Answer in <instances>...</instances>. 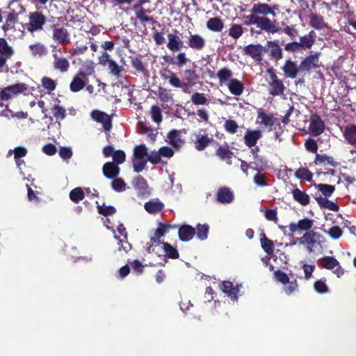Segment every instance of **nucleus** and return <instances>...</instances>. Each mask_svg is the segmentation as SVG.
I'll use <instances>...</instances> for the list:
<instances>
[{"label": "nucleus", "mask_w": 356, "mask_h": 356, "mask_svg": "<svg viewBox=\"0 0 356 356\" xmlns=\"http://www.w3.org/2000/svg\"><path fill=\"white\" fill-rule=\"evenodd\" d=\"M242 19L244 25H256L261 31L267 33H275L280 30L276 21H272L267 17L256 16L255 14L251 13L250 15L243 16Z\"/></svg>", "instance_id": "1"}, {"label": "nucleus", "mask_w": 356, "mask_h": 356, "mask_svg": "<svg viewBox=\"0 0 356 356\" xmlns=\"http://www.w3.org/2000/svg\"><path fill=\"white\" fill-rule=\"evenodd\" d=\"M65 19L63 17H55L51 16L49 20L51 22L49 29L52 30V40L62 46H66L70 43V33L67 29L59 26L56 22H64Z\"/></svg>", "instance_id": "2"}, {"label": "nucleus", "mask_w": 356, "mask_h": 356, "mask_svg": "<svg viewBox=\"0 0 356 356\" xmlns=\"http://www.w3.org/2000/svg\"><path fill=\"white\" fill-rule=\"evenodd\" d=\"M319 52H315L314 54H311L305 58L300 64V75L303 77L305 74H309L313 70L320 66L319 64ZM304 79H300L298 83H303Z\"/></svg>", "instance_id": "3"}, {"label": "nucleus", "mask_w": 356, "mask_h": 356, "mask_svg": "<svg viewBox=\"0 0 356 356\" xmlns=\"http://www.w3.org/2000/svg\"><path fill=\"white\" fill-rule=\"evenodd\" d=\"M29 22L24 26L25 29L30 33H34L43 29L47 22L46 16L39 11L30 13L29 15Z\"/></svg>", "instance_id": "4"}, {"label": "nucleus", "mask_w": 356, "mask_h": 356, "mask_svg": "<svg viewBox=\"0 0 356 356\" xmlns=\"http://www.w3.org/2000/svg\"><path fill=\"white\" fill-rule=\"evenodd\" d=\"M92 72V67H88L85 70L80 69L77 74L73 77L70 84V90L73 92H77L81 90L87 83V76L91 75Z\"/></svg>", "instance_id": "5"}, {"label": "nucleus", "mask_w": 356, "mask_h": 356, "mask_svg": "<svg viewBox=\"0 0 356 356\" xmlns=\"http://www.w3.org/2000/svg\"><path fill=\"white\" fill-rule=\"evenodd\" d=\"M323 236L314 230L305 232L303 236L299 238L298 242L300 245H305L308 252L314 251L313 248L316 245H321V238Z\"/></svg>", "instance_id": "6"}, {"label": "nucleus", "mask_w": 356, "mask_h": 356, "mask_svg": "<svg viewBox=\"0 0 356 356\" xmlns=\"http://www.w3.org/2000/svg\"><path fill=\"white\" fill-rule=\"evenodd\" d=\"M266 72L270 79L268 83V93L274 97L283 94L285 87L283 81L277 77L275 70L273 67H269L266 70Z\"/></svg>", "instance_id": "7"}, {"label": "nucleus", "mask_w": 356, "mask_h": 356, "mask_svg": "<svg viewBox=\"0 0 356 356\" xmlns=\"http://www.w3.org/2000/svg\"><path fill=\"white\" fill-rule=\"evenodd\" d=\"M184 75L183 80L180 79V86H177V88H181L184 92H188L189 88L196 84L198 75L195 69H186Z\"/></svg>", "instance_id": "8"}, {"label": "nucleus", "mask_w": 356, "mask_h": 356, "mask_svg": "<svg viewBox=\"0 0 356 356\" xmlns=\"http://www.w3.org/2000/svg\"><path fill=\"white\" fill-rule=\"evenodd\" d=\"M266 51V48L261 44H250L243 48V54L257 62H261L263 60V54Z\"/></svg>", "instance_id": "9"}, {"label": "nucleus", "mask_w": 356, "mask_h": 356, "mask_svg": "<svg viewBox=\"0 0 356 356\" xmlns=\"http://www.w3.org/2000/svg\"><path fill=\"white\" fill-rule=\"evenodd\" d=\"M277 6L273 5L270 6V5L265 3H254L251 10L250 13L255 14L256 16H259V15H263L262 17H266L268 15H271L273 17L276 16L275 10H277Z\"/></svg>", "instance_id": "10"}, {"label": "nucleus", "mask_w": 356, "mask_h": 356, "mask_svg": "<svg viewBox=\"0 0 356 356\" xmlns=\"http://www.w3.org/2000/svg\"><path fill=\"white\" fill-rule=\"evenodd\" d=\"M27 87L25 83H19L3 88L0 92L1 100H8L13 95L22 93L26 90Z\"/></svg>", "instance_id": "11"}, {"label": "nucleus", "mask_w": 356, "mask_h": 356, "mask_svg": "<svg viewBox=\"0 0 356 356\" xmlns=\"http://www.w3.org/2000/svg\"><path fill=\"white\" fill-rule=\"evenodd\" d=\"M325 130L324 122L321 120L318 114H314L311 116L309 131L312 136H318Z\"/></svg>", "instance_id": "12"}, {"label": "nucleus", "mask_w": 356, "mask_h": 356, "mask_svg": "<svg viewBox=\"0 0 356 356\" xmlns=\"http://www.w3.org/2000/svg\"><path fill=\"white\" fill-rule=\"evenodd\" d=\"M91 118L97 122L102 124L105 131H109L112 128L111 117L107 113L100 111H93Z\"/></svg>", "instance_id": "13"}, {"label": "nucleus", "mask_w": 356, "mask_h": 356, "mask_svg": "<svg viewBox=\"0 0 356 356\" xmlns=\"http://www.w3.org/2000/svg\"><path fill=\"white\" fill-rule=\"evenodd\" d=\"M159 74L161 78L163 80L168 81L171 86L176 88L177 86H180V78L168 67H162L159 70Z\"/></svg>", "instance_id": "14"}, {"label": "nucleus", "mask_w": 356, "mask_h": 356, "mask_svg": "<svg viewBox=\"0 0 356 356\" xmlns=\"http://www.w3.org/2000/svg\"><path fill=\"white\" fill-rule=\"evenodd\" d=\"M282 70L286 78L295 79L298 74H300V65H298L296 62L291 59H288L285 61Z\"/></svg>", "instance_id": "15"}, {"label": "nucleus", "mask_w": 356, "mask_h": 356, "mask_svg": "<svg viewBox=\"0 0 356 356\" xmlns=\"http://www.w3.org/2000/svg\"><path fill=\"white\" fill-rule=\"evenodd\" d=\"M314 225V220L312 219L305 218L298 220L297 223L291 222L289 224V230L292 233H295L298 231H305L309 232Z\"/></svg>", "instance_id": "16"}, {"label": "nucleus", "mask_w": 356, "mask_h": 356, "mask_svg": "<svg viewBox=\"0 0 356 356\" xmlns=\"http://www.w3.org/2000/svg\"><path fill=\"white\" fill-rule=\"evenodd\" d=\"M319 264L321 267L328 270H333L337 268L334 273L337 274L338 276L342 273L339 261L333 257L325 256L320 260Z\"/></svg>", "instance_id": "17"}, {"label": "nucleus", "mask_w": 356, "mask_h": 356, "mask_svg": "<svg viewBox=\"0 0 356 356\" xmlns=\"http://www.w3.org/2000/svg\"><path fill=\"white\" fill-rule=\"evenodd\" d=\"M188 46L193 50L201 51L206 46L205 39L199 34L190 33L187 40Z\"/></svg>", "instance_id": "18"}, {"label": "nucleus", "mask_w": 356, "mask_h": 356, "mask_svg": "<svg viewBox=\"0 0 356 356\" xmlns=\"http://www.w3.org/2000/svg\"><path fill=\"white\" fill-rule=\"evenodd\" d=\"M163 58L166 63L175 65L179 68H181L184 65L191 61L185 52L178 53L175 58L168 55L164 56Z\"/></svg>", "instance_id": "19"}, {"label": "nucleus", "mask_w": 356, "mask_h": 356, "mask_svg": "<svg viewBox=\"0 0 356 356\" xmlns=\"http://www.w3.org/2000/svg\"><path fill=\"white\" fill-rule=\"evenodd\" d=\"M261 136L262 134L259 130H248L243 137L244 143L247 147L252 148L256 145Z\"/></svg>", "instance_id": "20"}, {"label": "nucleus", "mask_w": 356, "mask_h": 356, "mask_svg": "<svg viewBox=\"0 0 356 356\" xmlns=\"http://www.w3.org/2000/svg\"><path fill=\"white\" fill-rule=\"evenodd\" d=\"M53 67L61 73L67 72L70 69V62L67 58L59 56L57 54H53Z\"/></svg>", "instance_id": "21"}, {"label": "nucleus", "mask_w": 356, "mask_h": 356, "mask_svg": "<svg viewBox=\"0 0 356 356\" xmlns=\"http://www.w3.org/2000/svg\"><path fill=\"white\" fill-rule=\"evenodd\" d=\"M216 155L222 161H225L227 164L232 165L231 159L234 156V152L230 149L228 145L225 143V145L219 146L216 150Z\"/></svg>", "instance_id": "22"}, {"label": "nucleus", "mask_w": 356, "mask_h": 356, "mask_svg": "<svg viewBox=\"0 0 356 356\" xmlns=\"http://www.w3.org/2000/svg\"><path fill=\"white\" fill-rule=\"evenodd\" d=\"M195 235V229L189 225H183L179 228L178 236L181 241H189Z\"/></svg>", "instance_id": "23"}, {"label": "nucleus", "mask_w": 356, "mask_h": 356, "mask_svg": "<svg viewBox=\"0 0 356 356\" xmlns=\"http://www.w3.org/2000/svg\"><path fill=\"white\" fill-rule=\"evenodd\" d=\"M120 169L113 162H106L102 167L104 176L109 179H113L118 176Z\"/></svg>", "instance_id": "24"}, {"label": "nucleus", "mask_w": 356, "mask_h": 356, "mask_svg": "<svg viewBox=\"0 0 356 356\" xmlns=\"http://www.w3.org/2000/svg\"><path fill=\"white\" fill-rule=\"evenodd\" d=\"M177 225L159 223L158 228L155 230L154 236L151 238V242L156 243V244H162L160 238L163 236L165 232L170 229L176 228Z\"/></svg>", "instance_id": "25"}, {"label": "nucleus", "mask_w": 356, "mask_h": 356, "mask_svg": "<svg viewBox=\"0 0 356 356\" xmlns=\"http://www.w3.org/2000/svg\"><path fill=\"white\" fill-rule=\"evenodd\" d=\"M144 208L147 213L155 214L163 211L164 204L158 198H155L145 202Z\"/></svg>", "instance_id": "26"}, {"label": "nucleus", "mask_w": 356, "mask_h": 356, "mask_svg": "<svg viewBox=\"0 0 356 356\" xmlns=\"http://www.w3.org/2000/svg\"><path fill=\"white\" fill-rule=\"evenodd\" d=\"M234 200V194L230 188L220 187L217 192V200L222 204L230 203Z\"/></svg>", "instance_id": "27"}, {"label": "nucleus", "mask_w": 356, "mask_h": 356, "mask_svg": "<svg viewBox=\"0 0 356 356\" xmlns=\"http://www.w3.org/2000/svg\"><path fill=\"white\" fill-rule=\"evenodd\" d=\"M168 42L167 44V47L171 51L176 52L184 47V42L178 35L173 33H169L168 35Z\"/></svg>", "instance_id": "28"}, {"label": "nucleus", "mask_w": 356, "mask_h": 356, "mask_svg": "<svg viewBox=\"0 0 356 356\" xmlns=\"http://www.w3.org/2000/svg\"><path fill=\"white\" fill-rule=\"evenodd\" d=\"M258 118L261 120V123L266 127H270V129L274 125H280L279 120L273 116V114H267L264 111H259L258 113Z\"/></svg>", "instance_id": "29"}, {"label": "nucleus", "mask_w": 356, "mask_h": 356, "mask_svg": "<svg viewBox=\"0 0 356 356\" xmlns=\"http://www.w3.org/2000/svg\"><path fill=\"white\" fill-rule=\"evenodd\" d=\"M213 141V138L212 136H209L207 134H198L196 137V140L194 142L195 147L198 151H203Z\"/></svg>", "instance_id": "30"}, {"label": "nucleus", "mask_w": 356, "mask_h": 356, "mask_svg": "<svg viewBox=\"0 0 356 356\" xmlns=\"http://www.w3.org/2000/svg\"><path fill=\"white\" fill-rule=\"evenodd\" d=\"M316 33L314 31H310L307 35L300 38V45L301 49H311L316 42Z\"/></svg>", "instance_id": "31"}, {"label": "nucleus", "mask_w": 356, "mask_h": 356, "mask_svg": "<svg viewBox=\"0 0 356 356\" xmlns=\"http://www.w3.org/2000/svg\"><path fill=\"white\" fill-rule=\"evenodd\" d=\"M292 196L293 200L298 202L302 206H307L310 202V197L309 195L305 191H301L300 189L296 188L291 191Z\"/></svg>", "instance_id": "32"}, {"label": "nucleus", "mask_w": 356, "mask_h": 356, "mask_svg": "<svg viewBox=\"0 0 356 356\" xmlns=\"http://www.w3.org/2000/svg\"><path fill=\"white\" fill-rule=\"evenodd\" d=\"M343 135L348 144L356 146V124H348L345 127Z\"/></svg>", "instance_id": "33"}, {"label": "nucleus", "mask_w": 356, "mask_h": 356, "mask_svg": "<svg viewBox=\"0 0 356 356\" xmlns=\"http://www.w3.org/2000/svg\"><path fill=\"white\" fill-rule=\"evenodd\" d=\"M227 88L230 93L235 96L241 95L245 89L243 83L235 78L229 80Z\"/></svg>", "instance_id": "34"}, {"label": "nucleus", "mask_w": 356, "mask_h": 356, "mask_svg": "<svg viewBox=\"0 0 356 356\" xmlns=\"http://www.w3.org/2000/svg\"><path fill=\"white\" fill-rule=\"evenodd\" d=\"M221 289L223 293H226L232 299L236 300L238 298L237 295L239 292V289L237 286H234L232 282H222Z\"/></svg>", "instance_id": "35"}, {"label": "nucleus", "mask_w": 356, "mask_h": 356, "mask_svg": "<svg viewBox=\"0 0 356 356\" xmlns=\"http://www.w3.org/2000/svg\"><path fill=\"white\" fill-rule=\"evenodd\" d=\"M314 198L319 207L322 209H327L333 211H338L339 210V207L327 198L321 196H316Z\"/></svg>", "instance_id": "36"}, {"label": "nucleus", "mask_w": 356, "mask_h": 356, "mask_svg": "<svg viewBox=\"0 0 356 356\" xmlns=\"http://www.w3.org/2000/svg\"><path fill=\"white\" fill-rule=\"evenodd\" d=\"M268 47L270 48V58L276 62L280 60L283 57L282 50L280 45L275 41H268Z\"/></svg>", "instance_id": "37"}, {"label": "nucleus", "mask_w": 356, "mask_h": 356, "mask_svg": "<svg viewBox=\"0 0 356 356\" xmlns=\"http://www.w3.org/2000/svg\"><path fill=\"white\" fill-rule=\"evenodd\" d=\"M29 49L31 51V55L34 57H43L48 54L47 47L40 42L31 44L29 46Z\"/></svg>", "instance_id": "38"}, {"label": "nucleus", "mask_w": 356, "mask_h": 356, "mask_svg": "<svg viewBox=\"0 0 356 356\" xmlns=\"http://www.w3.org/2000/svg\"><path fill=\"white\" fill-rule=\"evenodd\" d=\"M169 143L175 149L180 147V143H184L181 139V131L172 129L168 134Z\"/></svg>", "instance_id": "39"}, {"label": "nucleus", "mask_w": 356, "mask_h": 356, "mask_svg": "<svg viewBox=\"0 0 356 356\" xmlns=\"http://www.w3.org/2000/svg\"><path fill=\"white\" fill-rule=\"evenodd\" d=\"M310 25L315 29L320 30L327 26L322 15L312 13L309 15Z\"/></svg>", "instance_id": "40"}, {"label": "nucleus", "mask_w": 356, "mask_h": 356, "mask_svg": "<svg viewBox=\"0 0 356 356\" xmlns=\"http://www.w3.org/2000/svg\"><path fill=\"white\" fill-rule=\"evenodd\" d=\"M131 58V67L136 70L138 73L146 75L148 73L142 59L139 56H132Z\"/></svg>", "instance_id": "41"}, {"label": "nucleus", "mask_w": 356, "mask_h": 356, "mask_svg": "<svg viewBox=\"0 0 356 356\" xmlns=\"http://www.w3.org/2000/svg\"><path fill=\"white\" fill-rule=\"evenodd\" d=\"M224 24L220 17H215L210 18L207 22V27L210 31L220 32L222 30Z\"/></svg>", "instance_id": "42"}, {"label": "nucleus", "mask_w": 356, "mask_h": 356, "mask_svg": "<svg viewBox=\"0 0 356 356\" xmlns=\"http://www.w3.org/2000/svg\"><path fill=\"white\" fill-rule=\"evenodd\" d=\"M314 163L318 164H328L332 167H337L338 162L335 161L332 156H327L326 154H316Z\"/></svg>", "instance_id": "43"}, {"label": "nucleus", "mask_w": 356, "mask_h": 356, "mask_svg": "<svg viewBox=\"0 0 356 356\" xmlns=\"http://www.w3.org/2000/svg\"><path fill=\"white\" fill-rule=\"evenodd\" d=\"M314 186L323 195V197H330L335 191V186L326 184H314Z\"/></svg>", "instance_id": "44"}, {"label": "nucleus", "mask_w": 356, "mask_h": 356, "mask_svg": "<svg viewBox=\"0 0 356 356\" xmlns=\"http://www.w3.org/2000/svg\"><path fill=\"white\" fill-rule=\"evenodd\" d=\"M263 237L261 238V245L264 251L268 254H272L275 250V245L273 241L267 238L264 233H263Z\"/></svg>", "instance_id": "45"}, {"label": "nucleus", "mask_w": 356, "mask_h": 356, "mask_svg": "<svg viewBox=\"0 0 356 356\" xmlns=\"http://www.w3.org/2000/svg\"><path fill=\"white\" fill-rule=\"evenodd\" d=\"M132 186L135 189L143 193L148 188V184L146 179L141 175H138L134 178V179L132 181Z\"/></svg>", "instance_id": "46"}, {"label": "nucleus", "mask_w": 356, "mask_h": 356, "mask_svg": "<svg viewBox=\"0 0 356 356\" xmlns=\"http://www.w3.org/2000/svg\"><path fill=\"white\" fill-rule=\"evenodd\" d=\"M232 72L227 67L221 68L216 74V76L219 79L220 84L225 83L231 79Z\"/></svg>", "instance_id": "47"}, {"label": "nucleus", "mask_w": 356, "mask_h": 356, "mask_svg": "<svg viewBox=\"0 0 356 356\" xmlns=\"http://www.w3.org/2000/svg\"><path fill=\"white\" fill-rule=\"evenodd\" d=\"M295 176L299 179L312 181L313 173L306 168H300L296 171Z\"/></svg>", "instance_id": "48"}, {"label": "nucleus", "mask_w": 356, "mask_h": 356, "mask_svg": "<svg viewBox=\"0 0 356 356\" xmlns=\"http://www.w3.org/2000/svg\"><path fill=\"white\" fill-rule=\"evenodd\" d=\"M85 197V193L81 187H76L70 192V200L77 204Z\"/></svg>", "instance_id": "49"}, {"label": "nucleus", "mask_w": 356, "mask_h": 356, "mask_svg": "<svg viewBox=\"0 0 356 356\" xmlns=\"http://www.w3.org/2000/svg\"><path fill=\"white\" fill-rule=\"evenodd\" d=\"M163 250L168 257L176 259L179 258V252L176 248L167 242H162Z\"/></svg>", "instance_id": "50"}, {"label": "nucleus", "mask_w": 356, "mask_h": 356, "mask_svg": "<svg viewBox=\"0 0 356 356\" xmlns=\"http://www.w3.org/2000/svg\"><path fill=\"white\" fill-rule=\"evenodd\" d=\"M147 161V158L138 159L137 157L133 156L132 164L134 172L137 173L142 172L145 168Z\"/></svg>", "instance_id": "51"}, {"label": "nucleus", "mask_w": 356, "mask_h": 356, "mask_svg": "<svg viewBox=\"0 0 356 356\" xmlns=\"http://www.w3.org/2000/svg\"><path fill=\"white\" fill-rule=\"evenodd\" d=\"M209 226L207 224H198L197 225V232H195L197 237L204 241L207 238L209 234Z\"/></svg>", "instance_id": "52"}, {"label": "nucleus", "mask_w": 356, "mask_h": 356, "mask_svg": "<svg viewBox=\"0 0 356 356\" xmlns=\"http://www.w3.org/2000/svg\"><path fill=\"white\" fill-rule=\"evenodd\" d=\"M51 111L56 120H63L66 117V110L58 104L54 105L51 108Z\"/></svg>", "instance_id": "53"}, {"label": "nucleus", "mask_w": 356, "mask_h": 356, "mask_svg": "<svg viewBox=\"0 0 356 356\" xmlns=\"http://www.w3.org/2000/svg\"><path fill=\"white\" fill-rule=\"evenodd\" d=\"M148 155L147 147L145 145H139L135 147L133 156L138 159H147Z\"/></svg>", "instance_id": "54"}, {"label": "nucleus", "mask_w": 356, "mask_h": 356, "mask_svg": "<svg viewBox=\"0 0 356 356\" xmlns=\"http://www.w3.org/2000/svg\"><path fill=\"white\" fill-rule=\"evenodd\" d=\"M243 33V29L240 24H234L229 30V35L232 38L238 39Z\"/></svg>", "instance_id": "55"}, {"label": "nucleus", "mask_w": 356, "mask_h": 356, "mask_svg": "<svg viewBox=\"0 0 356 356\" xmlns=\"http://www.w3.org/2000/svg\"><path fill=\"white\" fill-rule=\"evenodd\" d=\"M41 83L42 86L47 90L49 92L54 90L56 88V82L55 80L48 77V76H44L41 79Z\"/></svg>", "instance_id": "56"}, {"label": "nucleus", "mask_w": 356, "mask_h": 356, "mask_svg": "<svg viewBox=\"0 0 356 356\" xmlns=\"http://www.w3.org/2000/svg\"><path fill=\"white\" fill-rule=\"evenodd\" d=\"M314 288L318 293H326L329 291V288L326 284L325 279L316 280L314 284Z\"/></svg>", "instance_id": "57"}, {"label": "nucleus", "mask_w": 356, "mask_h": 356, "mask_svg": "<svg viewBox=\"0 0 356 356\" xmlns=\"http://www.w3.org/2000/svg\"><path fill=\"white\" fill-rule=\"evenodd\" d=\"M255 168H254L257 171H263L266 169L268 165V161L264 157H259L258 154L254 155Z\"/></svg>", "instance_id": "58"}, {"label": "nucleus", "mask_w": 356, "mask_h": 356, "mask_svg": "<svg viewBox=\"0 0 356 356\" xmlns=\"http://www.w3.org/2000/svg\"><path fill=\"white\" fill-rule=\"evenodd\" d=\"M111 187L116 192H122L126 189V184L122 178L115 177L113 179Z\"/></svg>", "instance_id": "59"}, {"label": "nucleus", "mask_w": 356, "mask_h": 356, "mask_svg": "<svg viewBox=\"0 0 356 356\" xmlns=\"http://www.w3.org/2000/svg\"><path fill=\"white\" fill-rule=\"evenodd\" d=\"M13 51L12 48L8 44L6 40L4 38H0V54L1 55L7 56L10 57Z\"/></svg>", "instance_id": "60"}, {"label": "nucleus", "mask_w": 356, "mask_h": 356, "mask_svg": "<svg viewBox=\"0 0 356 356\" xmlns=\"http://www.w3.org/2000/svg\"><path fill=\"white\" fill-rule=\"evenodd\" d=\"M191 101L195 105H204L207 102V99L204 93L194 92L191 96Z\"/></svg>", "instance_id": "61"}, {"label": "nucleus", "mask_w": 356, "mask_h": 356, "mask_svg": "<svg viewBox=\"0 0 356 356\" xmlns=\"http://www.w3.org/2000/svg\"><path fill=\"white\" fill-rule=\"evenodd\" d=\"M98 213L104 216H108L113 215L116 212V209L113 206H98L97 207Z\"/></svg>", "instance_id": "62"}, {"label": "nucleus", "mask_w": 356, "mask_h": 356, "mask_svg": "<svg viewBox=\"0 0 356 356\" xmlns=\"http://www.w3.org/2000/svg\"><path fill=\"white\" fill-rule=\"evenodd\" d=\"M110 70V73L116 77H119L121 72L122 71V67L119 66L115 61L112 60L106 65Z\"/></svg>", "instance_id": "63"}, {"label": "nucleus", "mask_w": 356, "mask_h": 356, "mask_svg": "<svg viewBox=\"0 0 356 356\" xmlns=\"http://www.w3.org/2000/svg\"><path fill=\"white\" fill-rule=\"evenodd\" d=\"M224 128L227 132L233 134L236 133L238 125L234 120H227L224 124Z\"/></svg>", "instance_id": "64"}]
</instances>
